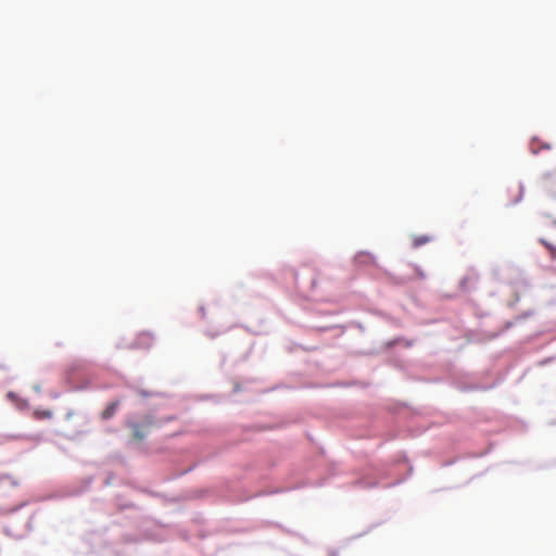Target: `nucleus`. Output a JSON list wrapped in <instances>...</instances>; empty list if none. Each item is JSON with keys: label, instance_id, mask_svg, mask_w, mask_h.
<instances>
[{"label": "nucleus", "instance_id": "nucleus-1", "mask_svg": "<svg viewBox=\"0 0 556 556\" xmlns=\"http://www.w3.org/2000/svg\"><path fill=\"white\" fill-rule=\"evenodd\" d=\"M118 405H119L118 401H114V402L110 403L108 405V407L103 410L102 418L110 419L111 417H113Z\"/></svg>", "mask_w": 556, "mask_h": 556}, {"label": "nucleus", "instance_id": "nucleus-2", "mask_svg": "<svg viewBox=\"0 0 556 556\" xmlns=\"http://www.w3.org/2000/svg\"><path fill=\"white\" fill-rule=\"evenodd\" d=\"M132 434L136 440H142L146 437V432L143 431L142 427L138 424H132Z\"/></svg>", "mask_w": 556, "mask_h": 556}, {"label": "nucleus", "instance_id": "nucleus-3", "mask_svg": "<svg viewBox=\"0 0 556 556\" xmlns=\"http://www.w3.org/2000/svg\"><path fill=\"white\" fill-rule=\"evenodd\" d=\"M427 242H429V238L427 236H419L414 238L413 244L415 248H418Z\"/></svg>", "mask_w": 556, "mask_h": 556}]
</instances>
